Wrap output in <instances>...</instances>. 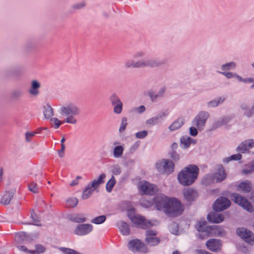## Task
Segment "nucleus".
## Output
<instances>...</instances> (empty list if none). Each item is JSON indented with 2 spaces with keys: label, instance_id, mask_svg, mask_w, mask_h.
Segmentation results:
<instances>
[{
  "label": "nucleus",
  "instance_id": "nucleus-31",
  "mask_svg": "<svg viewBox=\"0 0 254 254\" xmlns=\"http://www.w3.org/2000/svg\"><path fill=\"white\" fill-rule=\"evenodd\" d=\"M184 124V119L179 118L175 121L168 127L169 130L173 132L179 129Z\"/></svg>",
  "mask_w": 254,
  "mask_h": 254
},
{
  "label": "nucleus",
  "instance_id": "nucleus-33",
  "mask_svg": "<svg viewBox=\"0 0 254 254\" xmlns=\"http://www.w3.org/2000/svg\"><path fill=\"white\" fill-rule=\"evenodd\" d=\"M86 215L84 214H75L70 217V220L77 223H82L86 221Z\"/></svg>",
  "mask_w": 254,
  "mask_h": 254
},
{
  "label": "nucleus",
  "instance_id": "nucleus-64",
  "mask_svg": "<svg viewBox=\"0 0 254 254\" xmlns=\"http://www.w3.org/2000/svg\"><path fill=\"white\" fill-rule=\"evenodd\" d=\"M198 129L194 126L190 127V134L192 136H195L198 133Z\"/></svg>",
  "mask_w": 254,
  "mask_h": 254
},
{
  "label": "nucleus",
  "instance_id": "nucleus-4",
  "mask_svg": "<svg viewBox=\"0 0 254 254\" xmlns=\"http://www.w3.org/2000/svg\"><path fill=\"white\" fill-rule=\"evenodd\" d=\"M59 112L62 116L66 117L64 123L75 124L77 120L74 117L79 115L81 111L77 106L70 103L61 107Z\"/></svg>",
  "mask_w": 254,
  "mask_h": 254
},
{
  "label": "nucleus",
  "instance_id": "nucleus-39",
  "mask_svg": "<svg viewBox=\"0 0 254 254\" xmlns=\"http://www.w3.org/2000/svg\"><path fill=\"white\" fill-rule=\"evenodd\" d=\"M94 191V189L90 186V185H88L82 192V198L83 199H87L91 196Z\"/></svg>",
  "mask_w": 254,
  "mask_h": 254
},
{
  "label": "nucleus",
  "instance_id": "nucleus-46",
  "mask_svg": "<svg viewBox=\"0 0 254 254\" xmlns=\"http://www.w3.org/2000/svg\"><path fill=\"white\" fill-rule=\"evenodd\" d=\"M86 6V2L84 1L74 3L71 6L74 10L83 9Z\"/></svg>",
  "mask_w": 254,
  "mask_h": 254
},
{
  "label": "nucleus",
  "instance_id": "nucleus-57",
  "mask_svg": "<svg viewBox=\"0 0 254 254\" xmlns=\"http://www.w3.org/2000/svg\"><path fill=\"white\" fill-rule=\"evenodd\" d=\"M170 157L175 161H177L180 159V155L176 151H172L169 153Z\"/></svg>",
  "mask_w": 254,
  "mask_h": 254
},
{
  "label": "nucleus",
  "instance_id": "nucleus-43",
  "mask_svg": "<svg viewBox=\"0 0 254 254\" xmlns=\"http://www.w3.org/2000/svg\"><path fill=\"white\" fill-rule=\"evenodd\" d=\"M242 155L240 154V153H239L236 154L232 155L229 157L224 158L223 160V162L225 163H227L231 160H239L242 158Z\"/></svg>",
  "mask_w": 254,
  "mask_h": 254
},
{
  "label": "nucleus",
  "instance_id": "nucleus-28",
  "mask_svg": "<svg viewBox=\"0 0 254 254\" xmlns=\"http://www.w3.org/2000/svg\"><path fill=\"white\" fill-rule=\"evenodd\" d=\"M117 225L122 234L125 236H127L129 234L130 229L127 223L124 221H120Z\"/></svg>",
  "mask_w": 254,
  "mask_h": 254
},
{
  "label": "nucleus",
  "instance_id": "nucleus-49",
  "mask_svg": "<svg viewBox=\"0 0 254 254\" xmlns=\"http://www.w3.org/2000/svg\"><path fill=\"white\" fill-rule=\"evenodd\" d=\"M34 215H35V214L34 210H32L31 212V217L34 222L33 223H25L24 224L27 225H34L38 226H41V225L39 223V220L37 218H34Z\"/></svg>",
  "mask_w": 254,
  "mask_h": 254
},
{
  "label": "nucleus",
  "instance_id": "nucleus-45",
  "mask_svg": "<svg viewBox=\"0 0 254 254\" xmlns=\"http://www.w3.org/2000/svg\"><path fill=\"white\" fill-rule=\"evenodd\" d=\"M35 47V43L33 40L27 41L24 45V49L26 51H29L33 49Z\"/></svg>",
  "mask_w": 254,
  "mask_h": 254
},
{
  "label": "nucleus",
  "instance_id": "nucleus-15",
  "mask_svg": "<svg viewBox=\"0 0 254 254\" xmlns=\"http://www.w3.org/2000/svg\"><path fill=\"white\" fill-rule=\"evenodd\" d=\"M38 236V234L31 235L24 232H22L16 234L15 239L18 242L27 243L31 242L36 239Z\"/></svg>",
  "mask_w": 254,
  "mask_h": 254
},
{
  "label": "nucleus",
  "instance_id": "nucleus-55",
  "mask_svg": "<svg viewBox=\"0 0 254 254\" xmlns=\"http://www.w3.org/2000/svg\"><path fill=\"white\" fill-rule=\"evenodd\" d=\"M148 135L147 130H143L141 131H138L135 133V137L138 139H143L146 137Z\"/></svg>",
  "mask_w": 254,
  "mask_h": 254
},
{
  "label": "nucleus",
  "instance_id": "nucleus-13",
  "mask_svg": "<svg viewBox=\"0 0 254 254\" xmlns=\"http://www.w3.org/2000/svg\"><path fill=\"white\" fill-rule=\"evenodd\" d=\"M237 233L247 243L252 245L254 243V235L249 230L244 228H238Z\"/></svg>",
  "mask_w": 254,
  "mask_h": 254
},
{
  "label": "nucleus",
  "instance_id": "nucleus-3",
  "mask_svg": "<svg viewBox=\"0 0 254 254\" xmlns=\"http://www.w3.org/2000/svg\"><path fill=\"white\" fill-rule=\"evenodd\" d=\"M165 62L159 59H145L135 61L132 59L127 60L124 64L126 68H155L163 65Z\"/></svg>",
  "mask_w": 254,
  "mask_h": 254
},
{
  "label": "nucleus",
  "instance_id": "nucleus-54",
  "mask_svg": "<svg viewBox=\"0 0 254 254\" xmlns=\"http://www.w3.org/2000/svg\"><path fill=\"white\" fill-rule=\"evenodd\" d=\"M254 172V160L251 163L249 168H245L243 170V173L248 174Z\"/></svg>",
  "mask_w": 254,
  "mask_h": 254
},
{
  "label": "nucleus",
  "instance_id": "nucleus-7",
  "mask_svg": "<svg viewBox=\"0 0 254 254\" xmlns=\"http://www.w3.org/2000/svg\"><path fill=\"white\" fill-rule=\"evenodd\" d=\"M210 115L207 111H202L198 112L192 121V125L198 130L201 131L204 129L206 123L209 118Z\"/></svg>",
  "mask_w": 254,
  "mask_h": 254
},
{
  "label": "nucleus",
  "instance_id": "nucleus-23",
  "mask_svg": "<svg viewBox=\"0 0 254 254\" xmlns=\"http://www.w3.org/2000/svg\"><path fill=\"white\" fill-rule=\"evenodd\" d=\"M215 183H220L225 179L227 174L224 168L220 166L217 169V172L214 174Z\"/></svg>",
  "mask_w": 254,
  "mask_h": 254
},
{
  "label": "nucleus",
  "instance_id": "nucleus-61",
  "mask_svg": "<svg viewBox=\"0 0 254 254\" xmlns=\"http://www.w3.org/2000/svg\"><path fill=\"white\" fill-rule=\"evenodd\" d=\"M67 202L70 206L74 207L77 205L78 201L76 198H72L69 199Z\"/></svg>",
  "mask_w": 254,
  "mask_h": 254
},
{
  "label": "nucleus",
  "instance_id": "nucleus-24",
  "mask_svg": "<svg viewBox=\"0 0 254 254\" xmlns=\"http://www.w3.org/2000/svg\"><path fill=\"white\" fill-rule=\"evenodd\" d=\"M165 88L162 87L158 91L157 93H155L153 91H149L148 92V96L150 97V99L151 101L155 102L158 99L162 98L164 96V93L165 92Z\"/></svg>",
  "mask_w": 254,
  "mask_h": 254
},
{
  "label": "nucleus",
  "instance_id": "nucleus-53",
  "mask_svg": "<svg viewBox=\"0 0 254 254\" xmlns=\"http://www.w3.org/2000/svg\"><path fill=\"white\" fill-rule=\"evenodd\" d=\"M45 249V248L41 245H37L35 246V250H32V251H30V254H34V253H42L44 252Z\"/></svg>",
  "mask_w": 254,
  "mask_h": 254
},
{
  "label": "nucleus",
  "instance_id": "nucleus-51",
  "mask_svg": "<svg viewBox=\"0 0 254 254\" xmlns=\"http://www.w3.org/2000/svg\"><path fill=\"white\" fill-rule=\"evenodd\" d=\"M59 249L62 252H63L64 254H79L75 250L69 249V248L61 247L59 248Z\"/></svg>",
  "mask_w": 254,
  "mask_h": 254
},
{
  "label": "nucleus",
  "instance_id": "nucleus-48",
  "mask_svg": "<svg viewBox=\"0 0 254 254\" xmlns=\"http://www.w3.org/2000/svg\"><path fill=\"white\" fill-rule=\"evenodd\" d=\"M127 119L126 117H123L122 119L120 127L119 129L120 132H123L124 131L126 128L127 126Z\"/></svg>",
  "mask_w": 254,
  "mask_h": 254
},
{
  "label": "nucleus",
  "instance_id": "nucleus-36",
  "mask_svg": "<svg viewBox=\"0 0 254 254\" xmlns=\"http://www.w3.org/2000/svg\"><path fill=\"white\" fill-rule=\"evenodd\" d=\"M213 183H215L214 174L206 175L202 180V184L205 186L209 185Z\"/></svg>",
  "mask_w": 254,
  "mask_h": 254
},
{
  "label": "nucleus",
  "instance_id": "nucleus-32",
  "mask_svg": "<svg viewBox=\"0 0 254 254\" xmlns=\"http://www.w3.org/2000/svg\"><path fill=\"white\" fill-rule=\"evenodd\" d=\"M106 178V174L102 173L99 176L97 179H94L92 181L90 186L95 190L101 184L104 183V179Z\"/></svg>",
  "mask_w": 254,
  "mask_h": 254
},
{
  "label": "nucleus",
  "instance_id": "nucleus-34",
  "mask_svg": "<svg viewBox=\"0 0 254 254\" xmlns=\"http://www.w3.org/2000/svg\"><path fill=\"white\" fill-rule=\"evenodd\" d=\"M225 100V97H219L207 103L209 108H215L222 104Z\"/></svg>",
  "mask_w": 254,
  "mask_h": 254
},
{
  "label": "nucleus",
  "instance_id": "nucleus-25",
  "mask_svg": "<svg viewBox=\"0 0 254 254\" xmlns=\"http://www.w3.org/2000/svg\"><path fill=\"white\" fill-rule=\"evenodd\" d=\"M241 108L247 117L252 116L254 113V101L251 106L246 103H243L241 105Z\"/></svg>",
  "mask_w": 254,
  "mask_h": 254
},
{
  "label": "nucleus",
  "instance_id": "nucleus-38",
  "mask_svg": "<svg viewBox=\"0 0 254 254\" xmlns=\"http://www.w3.org/2000/svg\"><path fill=\"white\" fill-rule=\"evenodd\" d=\"M236 67V64L234 62H231L229 63H227L223 64H222L220 67V69L223 71H227L230 70H233L235 69Z\"/></svg>",
  "mask_w": 254,
  "mask_h": 254
},
{
  "label": "nucleus",
  "instance_id": "nucleus-12",
  "mask_svg": "<svg viewBox=\"0 0 254 254\" xmlns=\"http://www.w3.org/2000/svg\"><path fill=\"white\" fill-rule=\"evenodd\" d=\"M230 204L231 202L228 198L220 197L213 204V208L215 211H221L227 208Z\"/></svg>",
  "mask_w": 254,
  "mask_h": 254
},
{
  "label": "nucleus",
  "instance_id": "nucleus-30",
  "mask_svg": "<svg viewBox=\"0 0 254 254\" xmlns=\"http://www.w3.org/2000/svg\"><path fill=\"white\" fill-rule=\"evenodd\" d=\"M125 149L124 145H116L113 148L112 154L114 158H121Z\"/></svg>",
  "mask_w": 254,
  "mask_h": 254
},
{
  "label": "nucleus",
  "instance_id": "nucleus-21",
  "mask_svg": "<svg viewBox=\"0 0 254 254\" xmlns=\"http://www.w3.org/2000/svg\"><path fill=\"white\" fill-rule=\"evenodd\" d=\"M207 218L208 221L210 223H219L224 220V216L222 214L215 212L209 213Z\"/></svg>",
  "mask_w": 254,
  "mask_h": 254
},
{
  "label": "nucleus",
  "instance_id": "nucleus-6",
  "mask_svg": "<svg viewBox=\"0 0 254 254\" xmlns=\"http://www.w3.org/2000/svg\"><path fill=\"white\" fill-rule=\"evenodd\" d=\"M127 215L130 221L138 228L146 229L151 226V222L144 217L139 215H134L133 210H129Z\"/></svg>",
  "mask_w": 254,
  "mask_h": 254
},
{
  "label": "nucleus",
  "instance_id": "nucleus-9",
  "mask_svg": "<svg viewBox=\"0 0 254 254\" xmlns=\"http://www.w3.org/2000/svg\"><path fill=\"white\" fill-rule=\"evenodd\" d=\"M195 228L199 232L204 233L206 236H212L218 232L217 226H207L205 221H200L195 225Z\"/></svg>",
  "mask_w": 254,
  "mask_h": 254
},
{
  "label": "nucleus",
  "instance_id": "nucleus-16",
  "mask_svg": "<svg viewBox=\"0 0 254 254\" xmlns=\"http://www.w3.org/2000/svg\"><path fill=\"white\" fill-rule=\"evenodd\" d=\"M93 230V226L90 224H78L74 230V234L84 236L90 233Z\"/></svg>",
  "mask_w": 254,
  "mask_h": 254
},
{
  "label": "nucleus",
  "instance_id": "nucleus-17",
  "mask_svg": "<svg viewBox=\"0 0 254 254\" xmlns=\"http://www.w3.org/2000/svg\"><path fill=\"white\" fill-rule=\"evenodd\" d=\"M167 115L168 114L164 112H161L155 116L147 120L145 124L149 127L157 125L163 118L166 117Z\"/></svg>",
  "mask_w": 254,
  "mask_h": 254
},
{
  "label": "nucleus",
  "instance_id": "nucleus-1",
  "mask_svg": "<svg viewBox=\"0 0 254 254\" xmlns=\"http://www.w3.org/2000/svg\"><path fill=\"white\" fill-rule=\"evenodd\" d=\"M153 204L157 210L163 211L170 217H176L184 211L183 206L177 199L169 198L162 194L154 197Z\"/></svg>",
  "mask_w": 254,
  "mask_h": 254
},
{
  "label": "nucleus",
  "instance_id": "nucleus-50",
  "mask_svg": "<svg viewBox=\"0 0 254 254\" xmlns=\"http://www.w3.org/2000/svg\"><path fill=\"white\" fill-rule=\"evenodd\" d=\"M169 230L171 233L177 235L178 233V227L176 223L173 222L169 226Z\"/></svg>",
  "mask_w": 254,
  "mask_h": 254
},
{
  "label": "nucleus",
  "instance_id": "nucleus-19",
  "mask_svg": "<svg viewBox=\"0 0 254 254\" xmlns=\"http://www.w3.org/2000/svg\"><path fill=\"white\" fill-rule=\"evenodd\" d=\"M183 192L184 198L188 202L194 201L198 196L197 191L192 188L184 189Z\"/></svg>",
  "mask_w": 254,
  "mask_h": 254
},
{
  "label": "nucleus",
  "instance_id": "nucleus-10",
  "mask_svg": "<svg viewBox=\"0 0 254 254\" xmlns=\"http://www.w3.org/2000/svg\"><path fill=\"white\" fill-rule=\"evenodd\" d=\"M109 100L113 107L114 113L117 115L121 114L123 111V104L117 94H112L109 97Z\"/></svg>",
  "mask_w": 254,
  "mask_h": 254
},
{
  "label": "nucleus",
  "instance_id": "nucleus-52",
  "mask_svg": "<svg viewBox=\"0 0 254 254\" xmlns=\"http://www.w3.org/2000/svg\"><path fill=\"white\" fill-rule=\"evenodd\" d=\"M29 190L33 193H36L38 191V187L36 183L31 182L28 185Z\"/></svg>",
  "mask_w": 254,
  "mask_h": 254
},
{
  "label": "nucleus",
  "instance_id": "nucleus-29",
  "mask_svg": "<svg viewBox=\"0 0 254 254\" xmlns=\"http://www.w3.org/2000/svg\"><path fill=\"white\" fill-rule=\"evenodd\" d=\"M231 120V118L229 116L222 117L216 121L212 125V128L216 129L221 127L223 125H227Z\"/></svg>",
  "mask_w": 254,
  "mask_h": 254
},
{
  "label": "nucleus",
  "instance_id": "nucleus-11",
  "mask_svg": "<svg viewBox=\"0 0 254 254\" xmlns=\"http://www.w3.org/2000/svg\"><path fill=\"white\" fill-rule=\"evenodd\" d=\"M138 189L141 193L152 195L157 190V187L148 182H140L138 185Z\"/></svg>",
  "mask_w": 254,
  "mask_h": 254
},
{
  "label": "nucleus",
  "instance_id": "nucleus-37",
  "mask_svg": "<svg viewBox=\"0 0 254 254\" xmlns=\"http://www.w3.org/2000/svg\"><path fill=\"white\" fill-rule=\"evenodd\" d=\"M44 116L46 119H50L54 116L53 109L49 105L44 107Z\"/></svg>",
  "mask_w": 254,
  "mask_h": 254
},
{
  "label": "nucleus",
  "instance_id": "nucleus-42",
  "mask_svg": "<svg viewBox=\"0 0 254 254\" xmlns=\"http://www.w3.org/2000/svg\"><path fill=\"white\" fill-rule=\"evenodd\" d=\"M106 220L105 215H100L92 219L91 222L95 224H101L103 223Z\"/></svg>",
  "mask_w": 254,
  "mask_h": 254
},
{
  "label": "nucleus",
  "instance_id": "nucleus-26",
  "mask_svg": "<svg viewBox=\"0 0 254 254\" xmlns=\"http://www.w3.org/2000/svg\"><path fill=\"white\" fill-rule=\"evenodd\" d=\"M41 87L40 83L36 80H32L29 93L32 96H36L39 94V89Z\"/></svg>",
  "mask_w": 254,
  "mask_h": 254
},
{
  "label": "nucleus",
  "instance_id": "nucleus-62",
  "mask_svg": "<svg viewBox=\"0 0 254 254\" xmlns=\"http://www.w3.org/2000/svg\"><path fill=\"white\" fill-rule=\"evenodd\" d=\"M132 111L137 112L138 114H141L145 111V107L143 105H141L139 107L134 108L132 109Z\"/></svg>",
  "mask_w": 254,
  "mask_h": 254
},
{
  "label": "nucleus",
  "instance_id": "nucleus-63",
  "mask_svg": "<svg viewBox=\"0 0 254 254\" xmlns=\"http://www.w3.org/2000/svg\"><path fill=\"white\" fill-rule=\"evenodd\" d=\"M140 145V142L139 141H136L129 148V152L131 153L134 152L136 151Z\"/></svg>",
  "mask_w": 254,
  "mask_h": 254
},
{
  "label": "nucleus",
  "instance_id": "nucleus-2",
  "mask_svg": "<svg viewBox=\"0 0 254 254\" xmlns=\"http://www.w3.org/2000/svg\"><path fill=\"white\" fill-rule=\"evenodd\" d=\"M199 168L195 165H189L178 174L179 182L184 186L193 184L198 177Z\"/></svg>",
  "mask_w": 254,
  "mask_h": 254
},
{
  "label": "nucleus",
  "instance_id": "nucleus-5",
  "mask_svg": "<svg viewBox=\"0 0 254 254\" xmlns=\"http://www.w3.org/2000/svg\"><path fill=\"white\" fill-rule=\"evenodd\" d=\"M156 168L161 174L169 175L175 170V164L168 159H162L156 163Z\"/></svg>",
  "mask_w": 254,
  "mask_h": 254
},
{
  "label": "nucleus",
  "instance_id": "nucleus-20",
  "mask_svg": "<svg viewBox=\"0 0 254 254\" xmlns=\"http://www.w3.org/2000/svg\"><path fill=\"white\" fill-rule=\"evenodd\" d=\"M128 248L132 252L143 251L144 244L139 240L135 239L129 241L128 243Z\"/></svg>",
  "mask_w": 254,
  "mask_h": 254
},
{
  "label": "nucleus",
  "instance_id": "nucleus-60",
  "mask_svg": "<svg viewBox=\"0 0 254 254\" xmlns=\"http://www.w3.org/2000/svg\"><path fill=\"white\" fill-rule=\"evenodd\" d=\"M243 83L246 84L253 83V84L251 86V88L253 89V88H254V77H249L244 78Z\"/></svg>",
  "mask_w": 254,
  "mask_h": 254
},
{
  "label": "nucleus",
  "instance_id": "nucleus-56",
  "mask_svg": "<svg viewBox=\"0 0 254 254\" xmlns=\"http://www.w3.org/2000/svg\"><path fill=\"white\" fill-rule=\"evenodd\" d=\"M51 121H52L54 124V127L55 128L57 129L63 123L62 121L59 120L57 118H52L51 119Z\"/></svg>",
  "mask_w": 254,
  "mask_h": 254
},
{
  "label": "nucleus",
  "instance_id": "nucleus-40",
  "mask_svg": "<svg viewBox=\"0 0 254 254\" xmlns=\"http://www.w3.org/2000/svg\"><path fill=\"white\" fill-rule=\"evenodd\" d=\"M116 181L115 177L113 175L106 185V190L108 192H111L116 184Z\"/></svg>",
  "mask_w": 254,
  "mask_h": 254
},
{
  "label": "nucleus",
  "instance_id": "nucleus-22",
  "mask_svg": "<svg viewBox=\"0 0 254 254\" xmlns=\"http://www.w3.org/2000/svg\"><path fill=\"white\" fill-rule=\"evenodd\" d=\"M196 143V140L190 137L183 136L180 139V145L184 149L189 148L191 144Z\"/></svg>",
  "mask_w": 254,
  "mask_h": 254
},
{
  "label": "nucleus",
  "instance_id": "nucleus-18",
  "mask_svg": "<svg viewBox=\"0 0 254 254\" xmlns=\"http://www.w3.org/2000/svg\"><path fill=\"white\" fill-rule=\"evenodd\" d=\"M221 242L218 239H211L206 243L207 248L212 252L219 251L221 248Z\"/></svg>",
  "mask_w": 254,
  "mask_h": 254
},
{
  "label": "nucleus",
  "instance_id": "nucleus-47",
  "mask_svg": "<svg viewBox=\"0 0 254 254\" xmlns=\"http://www.w3.org/2000/svg\"><path fill=\"white\" fill-rule=\"evenodd\" d=\"M111 172L114 175H119L121 173V168L118 164H114L111 166Z\"/></svg>",
  "mask_w": 254,
  "mask_h": 254
},
{
  "label": "nucleus",
  "instance_id": "nucleus-58",
  "mask_svg": "<svg viewBox=\"0 0 254 254\" xmlns=\"http://www.w3.org/2000/svg\"><path fill=\"white\" fill-rule=\"evenodd\" d=\"M145 56V53L142 51H139L136 52L133 55L134 59H139L143 58Z\"/></svg>",
  "mask_w": 254,
  "mask_h": 254
},
{
  "label": "nucleus",
  "instance_id": "nucleus-14",
  "mask_svg": "<svg viewBox=\"0 0 254 254\" xmlns=\"http://www.w3.org/2000/svg\"><path fill=\"white\" fill-rule=\"evenodd\" d=\"M254 147V140L248 139L241 142L236 148L237 152L240 153L249 152L251 149Z\"/></svg>",
  "mask_w": 254,
  "mask_h": 254
},
{
  "label": "nucleus",
  "instance_id": "nucleus-8",
  "mask_svg": "<svg viewBox=\"0 0 254 254\" xmlns=\"http://www.w3.org/2000/svg\"><path fill=\"white\" fill-rule=\"evenodd\" d=\"M231 199L236 204L242 207L249 212L254 210L253 206L248 199L238 193H233L231 196Z\"/></svg>",
  "mask_w": 254,
  "mask_h": 254
},
{
  "label": "nucleus",
  "instance_id": "nucleus-41",
  "mask_svg": "<svg viewBox=\"0 0 254 254\" xmlns=\"http://www.w3.org/2000/svg\"><path fill=\"white\" fill-rule=\"evenodd\" d=\"M145 242L151 246H155L159 243L160 239L154 237H146Z\"/></svg>",
  "mask_w": 254,
  "mask_h": 254
},
{
  "label": "nucleus",
  "instance_id": "nucleus-59",
  "mask_svg": "<svg viewBox=\"0 0 254 254\" xmlns=\"http://www.w3.org/2000/svg\"><path fill=\"white\" fill-rule=\"evenodd\" d=\"M218 73L224 75L227 78L230 79L234 77L235 73L232 72H226V71H217Z\"/></svg>",
  "mask_w": 254,
  "mask_h": 254
},
{
  "label": "nucleus",
  "instance_id": "nucleus-44",
  "mask_svg": "<svg viewBox=\"0 0 254 254\" xmlns=\"http://www.w3.org/2000/svg\"><path fill=\"white\" fill-rule=\"evenodd\" d=\"M23 94V92L21 90L19 89H16L13 90L12 91V92L11 93V97L13 99H18L21 97H22Z\"/></svg>",
  "mask_w": 254,
  "mask_h": 254
},
{
  "label": "nucleus",
  "instance_id": "nucleus-27",
  "mask_svg": "<svg viewBox=\"0 0 254 254\" xmlns=\"http://www.w3.org/2000/svg\"><path fill=\"white\" fill-rule=\"evenodd\" d=\"M252 189L251 183L249 181L241 182L237 187V190L241 192H249Z\"/></svg>",
  "mask_w": 254,
  "mask_h": 254
},
{
  "label": "nucleus",
  "instance_id": "nucleus-35",
  "mask_svg": "<svg viewBox=\"0 0 254 254\" xmlns=\"http://www.w3.org/2000/svg\"><path fill=\"white\" fill-rule=\"evenodd\" d=\"M14 193L13 192L7 191L2 196L0 203L4 205H8L10 203L11 199L13 197Z\"/></svg>",
  "mask_w": 254,
  "mask_h": 254
}]
</instances>
